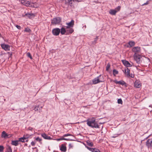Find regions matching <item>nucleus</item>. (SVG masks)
I'll list each match as a JSON object with an SVG mask.
<instances>
[{
  "mask_svg": "<svg viewBox=\"0 0 152 152\" xmlns=\"http://www.w3.org/2000/svg\"><path fill=\"white\" fill-rule=\"evenodd\" d=\"M75 1L80 2V1H79L78 0H69V3L70 5L71 6L73 4V2Z\"/></svg>",
  "mask_w": 152,
  "mask_h": 152,
  "instance_id": "b1692460",
  "label": "nucleus"
},
{
  "mask_svg": "<svg viewBox=\"0 0 152 152\" xmlns=\"http://www.w3.org/2000/svg\"><path fill=\"white\" fill-rule=\"evenodd\" d=\"M148 4V1H147L145 3H144L143 4H142V6L144 5H146Z\"/></svg>",
  "mask_w": 152,
  "mask_h": 152,
  "instance_id": "a18cd8bd",
  "label": "nucleus"
},
{
  "mask_svg": "<svg viewBox=\"0 0 152 152\" xmlns=\"http://www.w3.org/2000/svg\"><path fill=\"white\" fill-rule=\"evenodd\" d=\"M39 107V106L38 105L36 107H35L34 108V110L35 111H37L38 110V108Z\"/></svg>",
  "mask_w": 152,
  "mask_h": 152,
  "instance_id": "a19ab883",
  "label": "nucleus"
},
{
  "mask_svg": "<svg viewBox=\"0 0 152 152\" xmlns=\"http://www.w3.org/2000/svg\"><path fill=\"white\" fill-rule=\"evenodd\" d=\"M60 30L59 28H55L53 29L52 31V33L54 35H58L60 33Z\"/></svg>",
  "mask_w": 152,
  "mask_h": 152,
  "instance_id": "7ed1b4c3",
  "label": "nucleus"
},
{
  "mask_svg": "<svg viewBox=\"0 0 152 152\" xmlns=\"http://www.w3.org/2000/svg\"><path fill=\"white\" fill-rule=\"evenodd\" d=\"M61 33V34L63 35L65 33H66V29L64 28H62L61 29V30H60Z\"/></svg>",
  "mask_w": 152,
  "mask_h": 152,
  "instance_id": "412c9836",
  "label": "nucleus"
},
{
  "mask_svg": "<svg viewBox=\"0 0 152 152\" xmlns=\"http://www.w3.org/2000/svg\"><path fill=\"white\" fill-rule=\"evenodd\" d=\"M41 136L45 139L50 140L52 139L51 138L50 136H48L45 133H42L41 134Z\"/></svg>",
  "mask_w": 152,
  "mask_h": 152,
  "instance_id": "4468645a",
  "label": "nucleus"
},
{
  "mask_svg": "<svg viewBox=\"0 0 152 152\" xmlns=\"http://www.w3.org/2000/svg\"><path fill=\"white\" fill-rule=\"evenodd\" d=\"M19 140L20 141H21L23 142H25V139H24V137L23 136V137L20 138Z\"/></svg>",
  "mask_w": 152,
  "mask_h": 152,
  "instance_id": "2f4dec72",
  "label": "nucleus"
},
{
  "mask_svg": "<svg viewBox=\"0 0 152 152\" xmlns=\"http://www.w3.org/2000/svg\"><path fill=\"white\" fill-rule=\"evenodd\" d=\"M134 59L136 61V62L138 64H140L141 62L140 59L141 58V57L140 55H134Z\"/></svg>",
  "mask_w": 152,
  "mask_h": 152,
  "instance_id": "20e7f679",
  "label": "nucleus"
},
{
  "mask_svg": "<svg viewBox=\"0 0 152 152\" xmlns=\"http://www.w3.org/2000/svg\"><path fill=\"white\" fill-rule=\"evenodd\" d=\"M61 21V18L59 17H57L52 20L51 23L53 24H56L59 23Z\"/></svg>",
  "mask_w": 152,
  "mask_h": 152,
  "instance_id": "f03ea898",
  "label": "nucleus"
},
{
  "mask_svg": "<svg viewBox=\"0 0 152 152\" xmlns=\"http://www.w3.org/2000/svg\"><path fill=\"white\" fill-rule=\"evenodd\" d=\"M118 103L119 104H123V101L121 99H118Z\"/></svg>",
  "mask_w": 152,
  "mask_h": 152,
  "instance_id": "72a5a7b5",
  "label": "nucleus"
},
{
  "mask_svg": "<svg viewBox=\"0 0 152 152\" xmlns=\"http://www.w3.org/2000/svg\"><path fill=\"white\" fill-rule=\"evenodd\" d=\"M28 130L31 131L33 129V128L31 127H29L28 128Z\"/></svg>",
  "mask_w": 152,
  "mask_h": 152,
  "instance_id": "c03bdc74",
  "label": "nucleus"
},
{
  "mask_svg": "<svg viewBox=\"0 0 152 152\" xmlns=\"http://www.w3.org/2000/svg\"><path fill=\"white\" fill-rule=\"evenodd\" d=\"M36 143V142L35 141H32L31 142V145L32 146H34Z\"/></svg>",
  "mask_w": 152,
  "mask_h": 152,
  "instance_id": "ea45409f",
  "label": "nucleus"
},
{
  "mask_svg": "<svg viewBox=\"0 0 152 152\" xmlns=\"http://www.w3.org/2000/svg\"><path fill=\"white\" fill-rule=\"evenodd\" d=\"M110 65L109 63H108L106 66V70L107 71H108L109 69H110Z\"/></svg>",
  "mask_w": 152,
  "mask_h": 152,
  "instance_id": "c9c22d12",
  "label": "nucleus"
},
{
  "mask_svg": "<svg viewBox=\"0 0 152 152\" xmlns=\"http://www.w3.org/2000/svg\"><path fill=\"white\" fill-rule=\"evenodd\" d=\"M24 16L28 17L29 18L31 19L34 17L35 15L34 14L27 13Z\"/></svg>",
  "mask_w": 152,
  "mask_h": 152,
  "instance_id": "f3484780",
  "label": "nucleus"
},
{
  "mask_svg": "<svg viewBox=\"0 0 152 152\" xmlns=\"http://www.w3.org/2000/svg\"><path fill=\"white\" fill-rule=\"evenodd\" d=\"M125 73L127 77L128 76H129L130 70L128 68H126L125 69Z\"/></svg>",
  "mask_w": 152,
  "mask_h": 152,
  "instance_id": "aec40b11",
  "label": "nucleus"
},
{
  "mask_svg": "<svg viewBox=\"0 0 152 152\" xmlns=\"http://www.w3.org/2000/svg\"><path fill=\"white\" fill-rule=\"evenodd\" d=\"M70 140L69 139H67V138H60L59 139H57V140H58V141H59V140Z\"/></svg>",
  "mask_w": 152,
  "mask_h": 152,
  "instance_id": "c756f323",
  "label": "nucleus"
},
{
  "mask_svg": "<svg viewBox=\"0 0 152 152\" xmlns=\"http://www.w3.org/2000/svg\"><path fill=\"white\" fill-rule=\"evenodd\" d=\"M118 71L115 69H114L113 70V74L114 76H115L116 75L118 74Z\"/></svg>",
  "mask_w": 152,
  "mask_h": 152,
  "instance_id": "c85d7f7f",
  "label": "nucleus"
},
{
  "mask_svg": "<svg viewBox=\"0 0 152 152\" xmlns=\"http://www.w3.org/2000/svg\"><path fill=\"white\" fill-rule=\"evenodd\" d=\"M24 31L26 32H31V30L28 28H25V29L24 30Z\"/></svg>",
  "mask_w": 152,
  "mask_h": 152,
  "instance_id": "e433bc0d",
  "label": "nucleus"
},
{
  "mask_svg": "<svg viewBox=\"0 0 152 152\" xmlns=\"http://www.w3.org/2000/svg\"><path fill=\"white\" fill-rule=\"evenodd\" d=\"M87 124L92 128H99V126L95 119H92L87 121Z\"/></svg>",
  "mask_w": 152,
  "mask_h": 152,
  "instance_id": "f257e3e1",
  "label": "nucleus"
},
{
  "mask_svg": "<svg viewBox=\"0 0 152 152\" xmlns=\"http://www.w3.org/2000/svg\"><path fill=\"white\" fill-rule=\"evenodd\" d=\"M86 143L87 145L90 147H93L94 145L93 143L90 140H88L86 141Z\"/></svg>",
  "mask_w": 152,
  "mask_h": 152,
  "instance_id": "4be33fe9",
  "label": "nucleus"
},
{
  "mask_svg": "<svg viewBox=\"0 0 152 152\" xmlns=\"http://www.w3.org/2000/svg\"><path fill=\"white\" fill-rule=\"evenodd\" d=\"M40 108H41V109H42V107H41Z\"/></svg>",
  "mask_w": 152,
  "mask_h": 152,
  "instance_id": "3c124183",
  "label": "nucleus"
},
{
  "mask_svg": "<svg viewBox=\"0 0 152 152\" xmlns=\"http://www.w3.org/2000/svg\"><path fill=\"white\" fill-rule=\"evenodd\" d=\"M118 84H121L122 85H126V83L124 81H119Z\"/></svg>",
  "mask_w": 152,
  "mask_h": 152,
  "instance_id": "7c9ffc66",
  "label": "nucleus"
},
{
  "mask_svg": "<svg viewBox=\"0 0 152 152\" xmlns=\"http://www.w3.org/2000/svg\"><path fill=\"white\" fill-rule=\"evenodd\" d=\"M135 43L134 42L130 41L129 42V45L130 47L134 46L135 45Z\"/></svg>",
  "mask_w": 152,
  "mask_h": 152,
  "instance_id": "cd10ccee",
  "label": "nucleus"
},
{
  "mask_svg": "<svg viewBox=\"0 0 152 152\" xmlns=\"http://www.w3.org/2000/svg\"><path fill=\"white\" fill-rule=\"evenodd\" d=\"M114 82L116 84L119 83V81H118L116 80H115Z\"/></svg>",
  "mask_w": 152,
  "mask_h": 152,
  "instance_id": "49530a36",
  "label": "nucleus"
},
{
  "mask_svg": "<svg viewBox=\"0 0 152 152\" xmlns=\"http://www.w3.org/2000/svg\"><path fill=\"white\" fill-rule=\"evenodd\" d=\"M21 3L27 7L29 6L30 2L29 1H27L25 0H21Z\"/></svg>",
  "mask_w": 152,
  "mask_h": 152,
  "instance_id": "2eb2a0df",
  "label": "nucleus"
},
{
  "mask_svg": "<svg viewBox=\"0 0 152 152\" xmlns=\"http://www.w3.org/2000/svg\"><path fill=\"white\" fill-rule=\"evenodd\" d=\"M74 29L72 28H66V35H68L70 34H72L74 32Z\"/></svg>",
  "mask_w": 152,
  "mask_h": 152,
  "instance_id": "dca6fc26",
  "label": "nucleus"
},
{
  "mask_svg": "<svg viewBox=\"0 0 152 152\" xmlns=\"http://www.w3.org/2000/svg\"><path fill=\"white\" fill-rule=\"evenodd\" d=\"M12 136L11 134H8L7 133H6V132L4 131L2 132L1 137L2 138H9Z\"/></svg>",
  "mask_w": 152,
  "mask_h": 152,
  "instance_id": "423d86ee",
  "label": "nucleus"
},
{
  "mask_svg": "<svg viewBox=\"0 0 152 152\" xmlns=\"http://www.w3.org/2000/svg\"><path fill=\"white\" fill-rule=\"evenodd\" d=\"M1 48L5 50L9 51L10 50V46L4 44L1 45Z\"/></svg>",
  "mask_w": 152,
  "mask_h": 152,
  "instance_id": "0eeeda50",
  "label": "nucleus"
},
{
  "mask_svg": "<svg viewBox=\"0 0 152 152\" xmlns=\"http://www.w3.org/2000/svg\"><path fill=\"white\" fill-rule=\"evenodd\" d=\"M117 12V11L115 10H111L109 12V13L110 14L113 15H115L116 13Z\"/></svg>",
  "mask_w": 152,
  "mask_h": 152,
  "instance_id": "6ab92c4d",
  "label": "nucleus"
},
{
  "mask_svg": "<svg viewBox=\"0 0 152 152\" xmlns=\"http://www.w3.org/2000/svg\"><path fill=\"white\" fill-rule=\"evenodd\" d=\"M74 21L73 20H72L69 23H66V25H67L66 27V28H72L74 25Z\"/></svg>",
  "mask_w": 152,
  "mask_h": 152,
  "instance_id": "39448f33",
  "label": "nucleus"
},
{
  "mask_svg": "<svg viewBox=\"0 0 152 152\" xmlns=\"http://www.w3.org/2000/svg\"><path fill=\"white\" fill-rule=\"evenodd\" d=\"M32 135V134H26L24 135L23 137H24V138H26H26H31Z\"/></svg>",
  "mask_w": 152,
  "mask_h": 152,
  "instance_id": "5701e85b",
  "label": "nucleus"
},
{
  "mask_svg": "<svg viewBox=\"0 0 152 152\" xmlns=\"http://www.w3.org/2000/svg\"><path fill=\"white\" fill-rule=\"evenodd\" d=\"M100 77V75L95 78L92 80V82L93 84H96L100 82H101V81H100L99 77Z\"/></svg>",
  "mask_w": 152,
  "mask_h": 152,
  "instance_id": "9b49d317",
  "label": "nucleus"
},
{
  "mask_svg": "<svg viewBox=\"0 0 152 152\" xmlns=\"http://www.w3.org/2000/svg\"><path fill=\"white\" fill-rule=\"evenodd\" d=\"M72 136V135L71 134H64V135L63 137H67V136Z\"/></svg>",
  "mask_w": 152,
  "mask_h": 152,
  "instance_id": "58836bf2",
  "label": "nucleus"
},
{
  "mask_svg": "<svg viewBox=\"0 0 152 152\" xmlns=\"http://www.w3.org/2000/svg\"><path fill=\"white\" fill-rule=\"evenodd\" d=\"M16 27L19 29H21V27L20 26H18V25H15Z\"/></svg>",
  "mask_w": 152,
  "mask_h": 152,
  "instance_id": "37998d69",
  "label": "nucleus"
},
{
  "mask_svg": "<svg viewBox=\"0 0 152 152\" xmlns=\"http://www.w3.org/2000/svg\"><path fill=\"white\" fill-rule=\"evenodd\" d=\"M12 144L15 146H17L18 144V141L17 140L12 141Z\"/></svg>",
  "mask_w": 152,
  "mask_h": 152,
  "instance_id": "393cba45",
  "label": "nucleus"
},
{
  "mask_svg": "<svg viewBox=\"0 0 152 152\" xmlns=\"http://www.w3.org/2000/svg\"><path fill=\"white\" fill-rule=\"evenodd\" d=\"M35 140L39 142L40 143V144L42 143V139H41L39 138V137H37V138H36L35 139Z\"/></svg>",
  "mask_w": 152,
  "mask_h": 152,
  "instance_id": "bb28decb",
  "label": "nucleus"
},
{
  "mask_svg": "<svg viewBox=\"0 0 152 152\" xmlns=\"http://www.w3.org/2000/svg\"><path fill=\"white\" fill-rule=\"evenodd\" d=\"M24 139H25V142H28V138L26 139V138H24Z\"/></svg>",
  "mask_w": 152,
  "mask_h": 152,
  "instance_id": "de8ad7c7",
  "label": "nucleus"
},
{
  "mask_svg": "<svg viewBox=\"0 0 152 152\" xmlns=\"http://www.w3.org/2000/svg\"><path fill=\"white\" fill-rule=\"evenodd\" d=\"M27 56L28 57H29L31 59H32V56H31L30 53H27Z\"/></svg>",
  "mask_w": 152,
  "mask_h": 152,
  "instance_id": "4c0bfd02",
  "label": "nucleus"
},
{
  "mask_svg": "<svg viewBox=\"0 0 152 152\" xmlns=\"http://www.w3.org/2000/svg\"><path fill=\"white\" fill-rule=\"evenodd\" d=\"M134 86L137 88H140L141 86V84L139 80H137L134 83Z\"/></svg>",
  "mask_w": 152,
  "mask_h": 152,
  "instance_id": "ddd939ff",
  "label": "nucleus"
},
{
  "mask_svg": "<svg viewBox=\"0 0 152 152\" xmlns=\"http://www.w3.org/2000/svg\"><path fill=\"white\" fill-rule=\"evenodd\" d=\"M5 152H12V149L10 146L9 145L7 146V151Z\"/></svg>",
  "mask_w": 152,
  "mask_h": 152,
  "instance_id": "a878e982",
  "label": "nucleus"
},
{
  "mask_svg": "<svg viewBox=\"0 0 152 152\" xmlns=\"http://www.w3.org/2000/svg\"><path fill=\"white\" fill-rule=\"evenodd\" d=\"M146 145L148 148L152 147V139H149L147 141Z\"/></svg>",
  "mask_w": 152,
  "mask_h": 152,
  "instance_id": "9d476101",
  "label": "nucleus"
},
{
  "mask_svg": "<svg viewBox=\"0 0 152 152\" xmlns=\"http://www.w3.org/2000/svg\"><path fill=\"white\" fill-rule=\"evenodd\" d=\"M86 148L88 150L92 152H100L99 150L97 148H91L88 146H86Z\"/></svg>",
  "mask_w": 152,
  "mask_h": 152,
  "instance_id": "1a4fd4ad",
  "label": "nucleus"
},
{
  "mask_svg": "<svg viewBox=\"0 0 152 152\" xmlns=\"http://www.w3.org/2000/svg\"><path fill=\"white\" fill-rule=\"evenodd\" d=\"M122 61L124 66L127 67H130L132 66L131 65L128 61L125 60H122Z\"/></svg>",
  "mask_w": 152,
  "mask_h": 152,
  "instance_id": "f8f14e48",
  "label": "nucleus"
},
{
  "mask_svg": "<svg viewBox=\"0 0 152 152\" xmlns=\"http://www.w3.org/2000/svg\"><path fill=\"white\" fill-rule=\"evenodd\" d=\"M71 145V144H69V146H70V145Z\"/></svg>",
  "mask_w": 152,
  "mask_h": 152,
  "instance_id": "603ef678",
  "label": "nucleus"
},
{
  "mask_svg": "<svg viewBox=\"0 0 152 152\" xmlns=\"http://www.w3.org/2000/svg\"><path fill=\"white\" fill-rule=\"evenodd\" d=\"M134 77V75L133 74H129V76H127V77H130L132 78H133Z\"/></svg>",
  "mask_w": 152,
  "mask_h": 152,
  "instance_id": "79ce46f5",
  "label": "nucleus"
},
{
  "mask_svg": "<svg viewBox=\"0 0 152 152\" xmlns=\"http://www.w3.org/2000/svg\"><path fill=\"white\" fill-rule=\"evenodd\" d=\"M104 123H99V124H104Z\"/></svg>",
  "mask_w": 152,
  "mask_h": 152,
  "instance_id": "8fccbe9b",
  "label": "nucleus"
},
{
  "mask_svg": "<svg viewBox=\"0 0 152 152\" xmlns=\"http://www.w3.org/2000/svg\"><path fill=\"white\" fill-rule=\"evenodd\" d=\"M98 39V37H96L94 39V41L92 42V44L95 45L96 44V41L97 40V39Z\"/></svg>",
  "mask_w": 152,
  "mask_h": 152,
  "instance_id": "473e14b6",
  "label": "nucleus"
},
{
  "mask_svg": "<svg viewBox=\"0 0 152 152\" xmlns=\"http://www.w3.org/2000/svg\"><path fill=\"white\" fill-rule=\"evenodd\" d=\"M60 150L64 152H65L66 151V146L64 145H62L61 148H60Z\"/></svg>",
  "mask_w": 152,
  "mask_h": 152,
  "instance_id": "a211bd4d",
  "label": "nucleus"
},
{
  "mask_svg": "<svg viewBox=\"0 0 152 152\" xmlns=\"http://www.w3.org/2000/svg\"><path fill=\"white\" fill-rule=\"evenodd\" d=\"M4 148L2 145H0V152H3Z\"/></svg>",
  "mask_w": 152,
  "mask_h": 152,
  "instance_id": "f704fd0d",
  "label": "nucleus"
},
{
  "mask_svg": "<svg viewBox=\"0 0 152 152\" xmlns=\"http://www.w3.org/2000/svg\"><path fill=\"white\" fill-rule=\"evenodd\" d=\"M132 51L135 53V54L140 52V48L139 47H135L132 49Z\"/></svg>",
  "mask_w": 152,
  "mask_h": 152,
  "instance_id": "6e6552de",
  "label": "nucleus"
},
{
  "mask_svg": "<svg viewBox=\"0 0 152 152\" xmlns=\"http://www.w3.org/2000/svg\"><path fill=\"white\" fill-rule=\"evenodd\" d=\"M117 8L118 9V11H119L120 10V7L118 6V7Z\"/></svg>",
  "mask_w": 152,
  "mask_h": 152,
  "instance_id": "09e8293b",
  "label": "nucleus"
}]
</instances>
